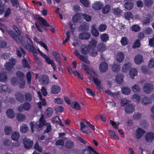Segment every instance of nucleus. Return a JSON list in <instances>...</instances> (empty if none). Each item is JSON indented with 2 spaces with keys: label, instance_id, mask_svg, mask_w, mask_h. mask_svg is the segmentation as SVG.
<instances>
[{
  "label": "nucleus",
  "instance_id": "nucleus-14",
  "mask_svg": "<svg viewBox=\"0 0 154 154\" xmlns=\"http://www.w3.org/2000/svg\"><path fill=\"white\" fill-rule=\"evenodd\" d=\"M134 107L131 104H129L127 105L125 107V112L128 114L133 112L134 110Z\"/></svg>",
  "mask_w": 154,
  "mask_h": 154
},
{
  "label": "nucleus",
  "instance_id": "nucleus-11",
  "mask_svg": "<svg viewBox=\"0 0 154 154\" xmlns=\"http://www.w3.org/2000/svg\"><path fill=\"white\" fill-rule=\"evenodd\" d=\"M38 19L39 20V24L42 26V28L46 30L44 26L46 27L49 26L48 23L47 22L46 20L44 18L41 17H39Z\"/></svg>",
  "mask_w": 154,
  "mask_h": 154
},
{
  "label": "nucleus",
  "instance_id": "nucleus-44",
  "mask_svg": "<svg viewBox=\"0 0 154 154\" xmlns=\"http://www.w3.org/2000/svg\"><path fill=\"white\" fill-rule=\"evenodd\" d=\"M112 69L114 72H118L120 69L119 65L117 63H114L112 66Z\"/></svg>",
  "mask_w": 154,
  "mask_h": 154
},
{
  "label": "nucleus",
  "instance_id": "nucleus-52",
  "mask_svg": "<svg viewBox=\"0 0 154 154\" xmlns=\"http://www.w3.org/2000/svg\"><path fill=\"white\" fill-rule=\"evenodd\" d=\"M53 112V109L49 107L45 110V114L48 117H49L51 116Z\"/></svg>",
  "mask_w": 154,
  "mask_h": 154
},
{
  "label": "nucleus",
  "instance_id": "nucleus-19",
  "mask_svg": "<svg viewBox=\"0 0 154 154\" xmlns=\"http://www.w3.org/2000/svg\"><path fill=\"white\" fill-rule=\"evenodd\" d=\"M97 43V41L94 39H91L89 43L88 46L90 48V49L93 50L95 49L96 48V45Z\"/></svg>",
  "mask_w": 154,
  "mask_h": 154
},
{
  "label": "nucleus",
  "instance_id": "nucleus-58",
  "mask_svg": "<svg viewBox=\"0 0 154 154\" xmlns=\"http://www.w3.org/2000/svg\"><path fill=\"white\" fill-rule=\"evenodd\" d=\"M124 16L125 18L128 20L132 19L133 17V15L130 12L125 13L124 14Z\"/></svg>",
  "mask_w": 154,
  "mask_h": 154
},
{
  "label": "nucleus",
  "instance_id": "nucleus-33",
  "mask_svg": "<svg viewBox=\"0 0 154 154\" xmlns=\"http://www.w3.org/2000/svg\"><path fill=\"white\" fill-rule=\"evenodd\" d=\"M137 71L136 69H131L129 71V75L131 78L134 79V77L137 75Z\"/></svg>",
  "mask_w": 154,
  "mask_h": 154
},
{
  "label": "nucleus",
  "instance_id": "nucleus-34",
  "mask_svg": "<svg viewBox=\"0 0 154 154\" xmlns=\"http://www.w3.org/2000/svg\"><path fill=\"white\" fill-rule=\"evenodd\" d=\"M29 130L28 126L25 124H22L20 127V131L23 133H26Z\"/></svg>",
  "mask_w": 154,
  "mask_h": 154
},
{
  "label": "nucleus",
  "instance_id": "nucleus-29",
  "mask_svg": "<svg viewBox=\"0 0 154 154\" xmlns=\"http://www.w3.org/2000/svg\"><path fill=\"white\" fill-rule=\"evenodd\" d=\"M100 37L101 41L104 42H106L109 40V35L106 33L101 34Z\"/></svg>",
  "mask_w": 154,
  "mask_h": 154
},
{
  "label": "nucleus",
  "instance_id": "nucleus-5",
  "mask_svg": "<svg viewBox=\"0 0 154 154\" xmlns=\"http://www.w3.org/2000/svg\"><path fill=\"white\" fill-rule=\"evenodd\" d=\"M22 141L24 144V147L26 149H30L32 147L33 145L32 141L26 138H23Z\"/></svg>",
  "mask_w": 154,
  "mask_h": 154
},
{
  "label": "nucleus",
  "instance_id": "nucleus-1",
  "mask_svg": "<svg viewBox=\"0 0 154 154\" xmlns=\"http://www.w3.org/2000/svg\"><path fill=\"white\" fill-rule=\"evenodd\" d=\"M30 125L32 131V132L34 131V127L37 131H39L42 129L43 126L46 125V121L44 119V116L42 115L39 119V122H36L35 124H34L32 122H31L30 123Z\"/></svg>",
  "mask_w": 154,
  "mask_h": 154
},
{
  "label": "nucleus",
  "instance_id": "nucleus-26",
  "mask_svg": "<svg viewBox=\"0 0 154 154\" xmlns=\"http://www.w3.org/2000/svg\"><path fill=\"white\" fill-rule=\"evenodd\" d=\"M145 138L147 142H150L153 140L154 134L153 133L149 132L146 134L145 135Z\"/></svg>",
  "mask_w": 154,
  "mask_h": 154
},
{
  "label": "nucleus",
  "instance_id": "nucleus-53",
  "mask_svg": "<svg viewBox=\"0 0 154 154\" xmlns=\"http://www.w3.org/2000/svg\"><path fill=\"white\" fill-rule=\"evenodd\" d=\"M131 98L134 101L136 102H139L141 99L140 96L137 94H133L131 97Z\"/></svg>",
  "mask_w": 154,
  "mask_h": 154
},
{
  "label": "nucleus",
  "instance_id": "nucleus-28",
  "mask_svg": "<svg viewBox=\"0 0 154 154\" xmlns=\"http://www.w3.org/2000/svg\"><path fill=\"white\" fill-rule=\"evenodd\" d=\"M77 29L79 31H85L88 29V27L86 23H83Z\"/></svg>",
  "mask_w": 154,
  "mask_h": 154
},
{
  "label": "nucleus",
  "instance_id": "nucleus-27",
  "mask_svg": "<svg viewBox=\"0 0 154 154\" xmlns=\"http://www.w3.org/2000/svg\"><path fill=\"white\" fill-rule=\"evenodd\" d=\"M124 59V56L122 52L118 53L116 56V60L118 62L121 63L122 62Z\"/></svg>",
  "mask_w": 154,
  "mask_h": 154
},
{
  "label": "nucleus",
  "instance_id": "nucleus-17",
  "mask_svg": "<svg viewBox=\"0 0 154 154\" xmlns=\"http://www.w3.org/2000/svg\"><path fill=\"white\" fill-rule=\"evenodd\" d=\"M51 90L52 93L57 94L60 91L61 88L57 85H54L51 87Z\"/></svg>",
  "mask_w": 154,
  "mask_h": 154
},
{
  "label": "nucleus",
  "instance_id": "nucleus-42",
  "mask_svg": "<svg viewBox=\"0 0 154 154\" xmlns=\"http://www.w3.org/2000/svg\"><path fill=\"white\" fill-rule=\"evenodd\" d=\"M74 146L73 142L71 140L67 141L65 144V146L68 149H70L72 148Z\"/></svg>",
  "mask_w": 154,
  "mask_h": 154
},
{
  "label": "nucleus",
  "instance_id": "nucleus-47",
  "mask_svg": "<svg viewBox=\"0 0 154 154\" xmlns=\"http://www.w3.org/2000/svg\"><path fill=\"white\" fill-rule=\"evenodd\" d=\"M132 30L135 32H138L140 31L141 29L140 27L138 24L133 25L131 27Z\"/></svg>",
  "mask_w": 154,
  "mask_h": 154
},
{
  "label": "nucleus",
  "instance_id": "nucleus-13",
  "mask_svg": "<svg viewBox=\"0 0 154 154\" xmlns=\"http://www.w3.org/2000/svg\"><path fill=\"white\" fill-rule=\"evenodd\" d=\"M152 16L150 14H148L146 17L144 18L142 21V23L144 25H148L150 22V20L152 19Z\"/></svg>",
  "mask_w": 154,
  "mask_h": 154
},
{
  "label": "nucleus",
  "instance_id": "nucleus-23",
  "mask_svg": "<svg viewBox=\"0 0 154 154\" xmlns=\"http://www.w3.org/2000/svg\"><path fill=\"white\" fill-rule=\"evenodd\" d=\"M97 48L99 52H103L106 49L105 44L103 42H101L98 44Z\"/></svg>",
  "mask_w": 154,
  "mask_h": 154
},
{
  "label": "nucleus",
  "instance_id": "nucleus-21",
  "mask_svg": "<svg viewBox=\"0 0 154 154\" xmlns=\"http://www.w3.org/2000/svg\"><path fill=\"white\" fill-rule=\"evenodd\" d=\"M105 92L108 95L115 98H117L119 97L120 93V92L119 91H117L115 93H112L109 90H106Z\"/></svg>",
  "mask_w": 154,
  "mask_h": 154
},
{
  "label": "nucleus",
  "instance_id": "nucleus-9",
  "mask_svg": "<svg viewBox=\"0 0 154 154\" xmlns=\"http://www.w3.org/2000/svg\"><path fill=\"white\" fill-rule=\"evenodd\" d=\"M91 50L88 45H82L80 47V51L82 54L85 55L88 53H89Z\"/></svg>",
  "mask_w": 154,
  "mask_h": 154
},
{
  "label": "nucleus",
  "instance_id": "nucleus-61",
  "mask_svg": "<svg viewBox=\"0 0 154 154\" xmlns=\"http://www.w3.org/2000/svg\"><path fill=\"white\" fill-rule=\"evenodd\" d=\"M17 117L19 121H23L25 119L26 116L22 114H18L17 115Z\"/></svg>",
  "mask_w": 154,
  "mask_h": 154
},
{
  "label": "nucleus",
  "instance_id": "nucleus-41",
  "mask_svg": "<svg viewBox=\"0 0 154 154\" xmlns=\"http://www.w3.org/2000/svg\"><path fill=\"white\" fill-rule=\"evenodd\" d=\"M5 134L7 135H10L12 131V128L10 126H6L5 127L4 129Z\"/></svg>",
  "mask_w": 154,
  "mask_h": 154
},
{
  "label": "nucleus",
  "instance_id": "nucleus-25",
  "mask_svg": "<svg viewBox=\"0 0 154 154\" xmlns=\"http://www.w3.org/2000/svg\"><path fill=\"white\" fill-rule=\"evenodd\" d=\"M28 44L25 46L26 48L29 51L34 53L36 52V51L32 43H28Z\"/></svg>",
  "mask_w": 154,
  "mask_h": 154
},
{
  "label": "nucleus",
  "instance_id": "nucleus-63",
  "mask_svg": "<svg viewBox=\"0 0 154 154\" xmlns=\"http://www.w3.org/2000/svg\"><path fill=\"white\" fill-rule=\"evenodd\" d=\"M121 42L122 45L125 46L128 44V40L126 37H123L122 38Z\"/></svg>",
  "mask_w": 154,
  "mask_h": 154
},
{
  "label": "nucleus",
  "instance_id": "nucleus-45",
  "mask_svg": "<svg viewBox=\"0 0 154 154\" xmlns=\"http://www.w3.org/2000/svg\"><path fill=\"white\" fill-rule=\"evenodd\" d=\"M7 78V74L5 72H2L0 74V81L5 82Z\"/></svg>",
  "mask_w": 154,
  "mask_h": 154
},
{
  "label": "nucleus",
  "instance_id": "nucleus-49",
  "mask_svg": "<svg viewBox=\"0 0 154 154\" xmlns=\"http://www.w3.org/2000/svg\"><path fill=\"white\" fill-rule=\"evenodd\" d=\"M16 74L20 81L23 80L25 75L23 72H21L18 71L17 72Z\"/></svg>",
  "mask_w": 154,
  "mask_h": 154
},
{
  "label": "nucleus",
  "instance_id": "nucleus-60",
  "mask_svg": "<svg viewBox=\"0 0 154 154\" xmlns=\"http://www.w3.org/2000/svg\"><path fill=\"white\" fill-rule=\"evenodd\" d=\"M8 88V87L6 85H0V92L2 93L6 91Z\"/></svg>",
  "mask_w": 154,
  "mask_h": 154
},
{
  "label": "nucleus",
  "instance_id": "nucleus-54",
  "mask_svg": "<svg viewBox=\"0 0 154 154\" xmlns=\"http://www.w3.org/2000/svg\"><path fill=\"white\" fill-rule=\"evenodd\" d=\"M109 133L111 137L114 138L115 139H116L118 140H119V137L113 131L109 130Z\"/></svg>",
  "mask_w": 154,
  "mask_h": 154
},
{
  "label": "nucleus",
  "instance_id": "nucleus-36",
  "mask_svg": "<svg viewBox=\"0 0 154 154\" xmlns=\"http://www.w3.org/2000/svg\"><path fill=\"white\" fill-rule=\"evenodd\" d=\"M152 101L151 99L146 97H145L141 100L142 103L144 105H147L152 103Z\"/></svg>",
  "mask_w": 154,
  "mask_h": 154
},
{
  "label": "nucleus",
  "instance_id": "nucleus-16",
  "mask_svg": "<svg viewBox=\"0 0 154 154\" xmlns=\"http://www.w3.org/2000/svg\"><path fill=\"white\" fill-rule=\"evenodd\" d=\"M145 131L140 128H138L136 130V138H140L145 134Z\"/></svg>",
  "mask_w": 154,
  "mask_h": 154
},
{
  "label": "nucleus",
  "instance_id": "nucleus-64",
  "mask_svg": "<svg viewBox=\"0 0 154 154\" xmlns=\"http://www.w3.org/2000/svg\"><path fill=\"white\" fill-rule=\"evenodd\" d=\"M148 66L150 68L154 67V58H152L149 62Z\"/></svg>",
  "mask_w": 154,
  "mask_h": 154
},
{
  "label": "nucleus",
  "instance_id": "nucleus-57",
  "mask_svg": "<svg viewBox=\"0 0 154 154\" xmlns=\"http://www.w3.org/2000/svg\"><path fill=\"white\" fill-rule=\"evenodd\" d=\"M42 57L45 59L46 62L49 64H51L52 63V62L54 61L53 60H51L49 57L45 54Z\"/></svg>",
  "mask_w": 154,
  "mask_h": 154
},
{
  "label": "nucleus",
  "instance_id": "nucleus-39",
  "mask_svg": "<svg viewBox=\"0 0 154 154\" xmlns=\"http://www.w3.org/2000/svg\"><path fill=\"white\" fill-rule=\"evenodd\" d=\"M124 6L125 9L128 10H130L133 8L134 4L132 2H128L125 4Z\"/></svg>",
  "mask_w": 154,
  "mask_h": 154
},
{
  "label": "nucleus",
  "instance_id": "nucleus-43",
  "mask_svg": "<svg viewBox=\"0 0 154 154\" xmlns=\"http://www.w3.org/2000/svg\"><path fill=\"white\" fill-rule=\"evenodd\" d=\"M72 108L76 110H80L81 107L79 104L76 102H74L71 104Z\"/></svg>",
  "mask_w": 154,
  "mask_h": 154
},
{
  "label": "nucleus",
  "instance_id": "nucleus-59",
  "mask_svg": "<svg viewBox=\"0 0 154 154\" xmlns=\"http://www.w3.org/2000/svg\"><path fill=\"white\" fill-rule=\"evenodd\" d=\"M6 8L5 5L2 4L0 0V15L2 14L4 11L6 10Z\"/></svg>",
  "mask_w": 154,
  "mask_h": 154
},
{
  "label": "nucleus",
  "instance_id": "nucleus-46",
  "mask_svg": "<svg viewBox=\"0 0 154 154\" xmlns=\"http://www.w3.org/2000/svg\"><path fill=\"white\" fill-rule=\"evenodd\" d=\"M131 89L132 91L134 92H138L140 90V88L139 86L136 84L134 85L131 87Z\"/></svg>",
  "mask_w": 154,
  "mask_h": 154
},
{
  "label": "nucleus",
  "instance_id": "nucleus-30",
  "mask_svg": "<svg viewBox=\"0 0 154 154\" xmlns=\"http://www.w3.org/2000/svg\"><path fill=\"white\" fill-rule=\"evenodd\" d=\"M131 67V64L129 62L125 63L122 67V71L123 72H127Z\"/></svg>",
  "mask_w": 154,
  "mask_h": 154
},
{
  "label": "nucleus",
  "instance_id": "nucleus-4",
  "mask_svg": "<svg viewBox=\"0 0 154 154\" xmlns=\"http://www.w3.org/2000/svg\"><path fill=\"white\" fill-rule=\"evenodd\" d=\"M98 75L97 74V77L95 76L93 74L92 76H89L90 78L91 79H93L94 82L96 85L97 88L98 89H102L103 87L101 85V81L97 77H98Z\"/></svg>",
  "mask_w": 154,
  "mask_h": 154
},
{
  "label": "nucleus",
  "instance_id": "nucleus-3",
  "mask_svg": "<svg viewBox=\"0 0 154 154\" xmlns=\"http://www.w3.org/2000/svg\"><path fill=\"white\" fill-rule=\"evenodd\" d=\"M82 67L86 71V73L89 75L90 76H92L93 74L95 76L97 77V74L93 69V68H90L88 66L84 63L82 64Z\"/></svg>",
  "mask_w": 154,
  "mask_h": 154
},
{
  "label": "nucleus",
  "instance_id": "nucleus-12",
  "mask_svg": "<svg viewBox=\"0 0 154 154\" xmlns=\"http://www.w3.org/2000/svg\"><path fill=\"white\" fill-rule=\"evenodd\" d=\"M7 32L17 42L19 43L20 42V39L18 36L16 34V33L12 30H7Z\"/></svg>",
  "mask_w": 154,
  "mask_h": 154
},
{
  "label": "nucleus",
  "instance_id": "nucleus-22",
  "mask_svg": "<svg viewBox=\"0 0 154 154\" xmlns=\"http://www.w3.org/2000/svg\"><path fill=\"white\" fill-rule=\"evenodd\" d=\"M134 60L136 64H140L142 63L143 60V58L141 54H137L135 56Z\"/></svg>",
  "mask_w": 154,
  "mask_h": 154
},
{
  "label": "nucleus",
  "instance_id": "nucleus-2",
  "mask_svg": "<svg viewBox=\"0 0 154 154\" xmlns=\"http://www.w3.org/2000/svg\"><path fill=\"white\" fill-rule=\"evenodd\" d=\"M154 89L153 85L150 83H147L144 84L143 90L144 92L148 94L152 92Z\"/></svg>",
  "mask_w": 154,
  "mask_h": 154
},
{
  "label": "nucleus",
  "instance_id": "nucleus-31",
  "mask_svg": "<svg viewBox=\"0 0 154 154\" xmlns=\"http://www.w3.org/2000/svg\"><path fill=\"white\" fill-rule=\"evenodd\" d=\"M124 77V76L122 74H118L115 79L116 82L118 84L121 83L122 82Z\"/></svg>",
  "mask_w": 154,
  "mask_h": 154
},
{
  "label": "nucleus",
  "instance_id": "nucleus-7",
  "mask_svg": "<svg viewBox=\"0 0 154 154\" xmlns=\"http://www.w3.org/2000/svg\"><path fill=\"white\" fill-rule=\"evenodd\" d=\"M74 54L75 55L77 56L80 60L85 62L87 64H90L89 61L84 56L80 54H79V51L78 50L76 49L74 51Z\"/></svg>",
  "mask_w": 154,
  "mask_h": 154
},
{
  "label": "nucleus",
  "instance_id": "nucleus-24",
  "mask_svg": "<svg viewBox=\"0 0 154 154\" xmlns=\"http://www.w3.org/2000/svg\"><path fill=\"white\" fill-rule=\"evenodd\" d=\"M103 5L99 2H95L92 5L93 8L96 10H100Z\"/></svg>",
  "mask_w": 154,
  "mask_h": 154
},
{
  "label": "nucleus",
  "instance_id": "nucleus-38",
  "mask_svg": "<svg viewBox=\"0 0 154 154\" xmlns=\"http://www.w3.org/2000/svg\"><path fill=\"white\" fill-rule=\"evenodd\" d=\"M6 113L8 116L10 118L12 119L14 117L15 114L12 109H8Z\"/></svg>",
  "mask_w": 154,
  "mask_h": 154
},
{
  "label": "nucleus",
  "instance_id": "nucleus-48",
  "mask_svg": "<svg viewBox=\"0 0 154 154\" xmlns=\"http://www.w3.org/2000/svg\"><path fill=\"white\" fill-rule=\"evenodd\" d=\"M122 93L126 95L129 94L131 92V90L126 87H123L122 88Z\"/></svg>",
  "mask_w": 154,
  "mask_h": 154
},
{
  "label": "nucleus",
  "instance_id": "nucleus-10",
  "mask_svg": "<svg viewBox=\"0 0 154 154\" xmlns=\"http://www.w3.org/2000/svg\"><path fill=\"white\" fill-rule=\"evenodd\" d=\"M108 69L107 63L104 62H103L100 64L99 66V70L101 72H105Z\"/></svg>",
  "mask_w": 154,
  "mask_h": 154
},
{
  "label": "nucleus",
  "instance_id": "nucleus-40",
  "mask_svg": "<svg viewBox=\"0 0 154 154\" xmlns=\"http://www.w3.org/2000/svg\"><path fill=\"white\" fill-rule=\"evenodd\" d=\"M20 137V134L18 132L14 131L11 134L12 139L15 140H18Z\"/></svg>",
  "mask_w": 154,
  "mask_h": 154
},
{
  "label": "nucleus",
  "instance_id": "nucleus-35",
  "mask_svg": "<svg viewBox=\"0 0 154 154\" xmlns=\"http://www.w3.org/2000/svg\"><path fill=\"white\" fill-rule=\"evenodd\" d=\"M111 10V6L109 5H106L102 9V12L103 14H106L109 13Z\"/></svg>",
  "mask_w": 154,
  "mask_h": 154
},
{
  "label": "nucleus",
  "instance_id": "nucleus-50",
  "mask_svg": "<svg viewBox=\"0 0 154 154\" xmlns=\"http://www.w3.org/2000/svg\"><path fill=\"white\" fill-rule=\"evenodd\" d=\"M26 100V101L31 102L32 100V96L31 94L29 93H26L25 95Z\"/></svg>",
  "mask_w": 154,
  "mask_h": 154
},
{
  "label": "nucleus",
  "instance_id": "nucleus-6",
  "mask_svg": "<svg viewBox=\"0 0 154 154\" xmlns=\"http://www.w3.org/2000/svg\"><path fill=\"white\" fill-rule=\"evenodd\" d=\"M39 81L43 85H48L49 82L48 76L46 75H41L39 78Z\"/></svg>",
  "mask_w": 154,
  "mask_h": 154
},
{
  "label": "nucleus",
  "instance_id": "nucleus-15",
  "mask_svg": "<svg viewBox=\"0 0 154 154\" xmlns=\"http://www.w3.org/2000/svg\"><path fill=\"white\" fill-rule=\"evenodd\" d=\"M88 149H85L83 150L82 152L83 154H91V153L90 150L94 153L92 154H100L90 146H88Z\"/></svg>",
  "mask_w": 154,
  "mask_h": 154
},
{
  "label": "nucleus",
  "instance_id": "nucleus-32",
  "mask_svg": "<svg viewBox=\"0 0 154 154\" xmlns=\"http://www.w3.org/2000/svg\"><path fill=\"white\" fill-rule=\"evenodd\" d=\"M91 33L92 35L94 37H97L99 35V33L97 30L95 28V25H93L92 26Z\"/></svg>",
  "mask_w": 154,
  "mask_h": 154
},
{
  "label": "nucleus",
  "instance_id": "nucleus-56",
  "mask_svg": "<svg viewBox=\"0 0 154 154\" xmlns=\"http://www.w3.org/2000/svg\"><path fill=\"white\" fill-rule=\"evenodd\" d=\"M23 108L25 110L28 111L30 109L31 105L30 103L27 102L23 104Z\"/></svg>",
  "mask_w": 154,
  "mask_h": 154
},
{
  "label": "nucleus",
  "instance_id": "nucleus-18",
  "mask_svg": "<svg viewBox=\"0 0 154 154\" xmlns=\"http://www.w3.org/2000/svg\"><path fill=\"white\" fill-rule=\"evenodd\" d=\"M90 33L84 32L80 34L79 35V38L81 39L88 40L90 38Z\"/></svg>",
  "mask_w": 154,
  "mask_h": 154
},
{
  "label": "nucleus",
  "instance_id": "nucleus-62",
  "mask_svg": "<svg viewBox=\"0 0 154 154\" xmlns=\"http://www.w3.org/2000/svg\"><path fill=\"white\" fill-rule=\"evenodd\" d=\"M106 28L105 24H101L98 26V29L100 32H102L104 31Z\"/></svg>",
  "mask_w": 154,
  "mask_h": 154
},
{
  "label": "nucleus",
  "instance_id": "nucleus-55",
  "mask_svg": "<svg viewBox=\"0 0 154 154\" xmlns=\"http://www.w3.org/2000/svg\"><path fill=\"white\" fill-rule=\"evenodd\" d=\"M152 28L149 27H147L145 29L143 32L146 34L149 35L152 33Z\"/></svg>",
  "mask_w": 154,
  "mask_h": 154
},
{
  "label": "nucleus",
  "instance_id": "nucleus-51",
  "mask_svg": "<svg viewBox=\"0 0 154 154\" xmlns=\"http://www.w3.org/2000/svg\"><path fill=\"white\" fill-rule=\"evenodd\" d=\"M10 81L12 85L15 86L17 84L18 79L16 77H12Z\"/></svg>",
  "mask_w": 154,
  "mask_h": 154
},
{
  "label": "nucleus",
  "instance_id": "nucleus-37",
  "mask_svg": "<svg viewBox=\"0 0 154 154\" xmlns=\"http://www.w3.org/2000/svg\"><path fill=\"white\" fill-rule=\"evenodd\" d=\"M113 13L116 15H120L122 12V11L120 8H114L112 9Z\"/></svg>",
  "mask_w": 154,
  "mask_h": 154
},
{
  "label": "nucleus",
  "instance_id": "nucleus-20",
  "mask_svg": "<svg viewBox=\"0 0 154 154\" xmlns=\"http://www.w3.org/2000/svg\"><path fill=\"white\" fill-rule=\"evenodd\" d=\"M81 130L82 132L88 134L91 132L88 129V127L83 122L80 123Z\"/></svg>",
  "mask_w": 154,
  "mask_h": 154
},
{
  "label": "nucleus",
  "instance_id": "nucleus-8",
  "mask_svg": "<svg viewBox=\"0 0 154 154\" xmlns=\"http://www.w3.org/2000/svg\"><path fill=\"white\" fill-rule=\"evenodd\" d=\"M15 97L17 101L19 102L23 103L25 100L24 96L22 93L16 92L15 95Z\"/></svg>",
  "mask_w": 154,
  "mask_h": 154
}]
</instances>
